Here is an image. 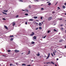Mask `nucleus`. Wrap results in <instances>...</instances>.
Segmentation results:
<instances>
[{"instance_id": "1", "label": "nucleus", "mask_w": 66, "mask_h": 66, "mask_svg": "<svg viewBox=\"0 0 66 66\" xmlns=\"http://www.w3.org/2000/svg\"><path fill=\"white\" fill-rule=\"evenodd\" d=\"M48 20L49 21H50V20H51L52 19V17L51 16L49 18H48Z\"/></svg>"}, {"instance_id": "2", "label": "nucleus", "mask_w": 66, "mask_h": 66, "mask_svg": "<svg viewBox=\"0 0 66 66\" xmlns=\"http://www.w3.org/2000/svg\"><path fill=\"white\" fill-rule=\"evenodd\" d=\"M50 54L49 53L48 54V56H47V57L46 59V60L48 59V58H49V56H50Z\"/></svg>"}, {"instance_id": "3", "label": "nucleus", "mask_w": 66, "mask_h": 66, "mask_svg": "<svg viewBox=\"0 0 66 66\" xmlns=\"http://www.w3.org/2000/svg\"><path fill=\"white\" fill-rule=\"evenodd\" d=\"M35 34V33L33 32H32V33L30 34V36H33V35H34Z\"/></svg>"}, {"instance_id": "4", "label": "nucleus", "mask_w": 66, "mask_h": 66, "mask_svg": "<svg viewBox=\"0 0 66 66\" xmlns=\"http://www.w3.org/2000/svg\"><path fill=\"white\" fill-rule=\"evenodd\" d=\"M19 51L17 50H15V52L16 53H17V52H19Z\"/></svg>"}, {"instance_id": "5", "label": "nucleus", "mask_w": 66, "mask_h": 66, "mask_svg": "<svg viewBox=\"0 0 66 66\" xmlns=\"http://www.w3.org/2000/svg\"><path fill=\"white\" fill-rule=\"evenodd\" d=\"M12 25L13 27H14V26L15 25V22H13L12 23Z\"/></svg>"}, {"instance_id": "6", "label": "nucleus", "mask_w": 66, "mask_h": 66, "mask_svg": "<svg viewBox=\"0 0 66 66\" xmlns=\"http://www.w3.org/2000/svg\"><path fill=\"white\" fill-rule=\"evenodd\" d=\"M34 39H36V37L35 36L33 37Z\"/></svg>"}, {"instance_id": "7", "label": "nucleus", "mask_w": 66, "mask_h": 66, "mask_svg": "<svg viewBox=\"0 0 66 66\" xmlns=\"http://www.w3.org/2000/svg\"><path fill=\"white\" fill-rule=\"evenodd\" d=\"M5 28L7 30H8V28H7V27H6V26H4Z\"/></svg>"}, {"instance_id": "8", "label": "nucleus", "mask_w": 66, "mask_h": 66, "mask_svg": "<svg viewBox=\"0 0 66 66\" xmlns=\"http://www.w3.org/2000/svg\"><path fill=\"white\" fill-rule=\"evenodd\" d=\"M36 55L37 56H39L40 55V54H39V53H38V54H37Z\"/></svg>"}, {"instance_id": "9", "label": "nucleus", "mask_w": 66, "mask_h": 66, "mask_svg": "<svg viewBox=\"0 0 66 66\" xmlns=\"http://www.w3.org/2000/svg\"><path fill=\"white\" fill-rule=\"evenodd\" d=\"M8 11L7 10H4V12H5V13H6V12H7Z\"/></svg>"}, {"instance_id": "10", "label": "nucleus", "mask_w": 66, "mask_h": 66, "mask_svg": "<svg viewBox=\"0 0 66 66\" xmlns=\"http://www.w3.org/2000/svg\"><path fill=\"white\" fill-rule=\"evenodd\" d=\"M63 42V40L62 39H61L59 40V42Z\"/></svg>"}, {"instance_id": "11", "label": "nucleus", "mask_w": 66, "mask_h": 66, "mask_svg": "<svg viewBox=\"0 0 66 66\" xmlns=\"http://www.w3.org/2000/svg\"><path fill=\"white\" fill-rule=\"evenodd\" d=\"M39 26H42V23H39Z\"/></svg>"}, {"instance_id": "12", "label": "nucleus", "mask_w": 66, "mask_h": 66, "mask_svg": "<svg viewBox=\"0 0 66 66\" xmlns=\"http://www.w3.org/2000/svg\"><path fill=\"white\" fill-rule=\"evenodd\" d=\"M2 13H3V14H5V15H7V13H5L4 12H2Z\"/></svg>"}, {"instance_id": "13", "label": "nucleus", "mask_w": 66, "mask_h": 66, "mask_svg": "<svg viewBox=\"0 0 66 66\" xmlns=\"http://www.w3.org/2000/svg\"><path fill=\"white\" fill-rule=\"evenodd\" d=\"M34 19H36L37 18V16H34Z\"/></svg>"}, {"instance_id": "14", "label": "nucleus", "mask_w": 66, "mask_h": 66, "mask_svg": "<svg viewBox=\"0 0 66 66\" xmlns=\"http://www.w3.org/2000/svg\"><path fill=\"white\" fill-rule=\"evenodd\" d=\"M26 64H22V66H26Z\"/></svg>"}, {"instance_id": "15", "label": "nucleus", "mask_w": 66, "mask_h": 66, "mask_svg": "<svg viewBox=\"0 0 66 66\" xmlns=\"http://www.w3.org/2000/svg\"><path fill=\"white\" fill-rule=\"evenodd\" d=\"M31 44H35V42H31Z\"/></svg>"}, {"instance_id": "16", "label": "nucleus", "mask_w": 66, "mask_h": 66, "mask_svg": "<svg viewBox=\"0 0 66 66\" xmlns=\"http://www.w3.org/2000/svg\"><path fill=\"white\" fill-rule=\"evenodd\" d=\"M51 63L52 64H53V65H54V62H51Z\"/></svg>"}, {"instance_id": "17", "label": "nucleus", "mask_w": 66, "mask_h": 66, "mask_svg": "<svg viewBox=\"0 0 66 66\" xmlns=\"http://www.w3.org/2000/svg\"><path fill=\"white\" fill-rule=\"evenodd\" d=\"M30 51H28V53L27 54V55H28V54H30Z\"/></svg>"}, {"instance_id": "18", "label": "nucleus", "mask_w": 66, "mask_h": 66, "mask_svg": "<svg viewBox=\"0 0 66 66\" xmlns=\"http://www.w3.org/2000/svg\"><path fill=\"white\" fill-rule=\"evenodd\" d=\"M63 9H65V6H62Z\"/></svg>"}, {"instance_id": "19", "label": "nucleus", "mask_w": 66, "mask_h": 66, "mask_svg": "<svg viewBox=\"0 0 66 66\" xmlns=\"http://www.w3.org/2000/svg\"><path fill=\"white\" fill-rule=\"evenodd\" d=\"M57 9H57V10H60L61 9L60 8V7H57Z\"/></svg>"}, {"instance_id": "20", "label": "nucleus", "mask_w": 66, "mask_h": 66, "mask_svg": "<svg viewBox=\"0 0 66 66\" xmlns=\"http://www.w3.org/2000/svg\"><path fill=\"white\" fill-rule=\"evenodd\" d=\"M13 38H11V39L10 40H11V41H13Z\"/></svg>"}, {"instance_id": "21", "label": "nucleus", "mask_w": 66, "mask_h": 66, "mask_svg": "<svg viewBox=\"0 0 66 66\" xmlns=\"http://www.w3.org/2000/svg\"><path fill=\"white\" fill-rule=\"evenodd\" d=\"M19 1L20 2H23V1H22V0H20Z\"/></svg>"}, {"instance_id": "22", "label": "nucleus", "mask_w": 66, "mask_h": 66, "mask_svg": "<svg viewBox=\"0 0 66 66\" xmlns=\"http://www.w3.org/2000/svg\"><path fill=\"white\" fill-rule=\"evenodd\" d=\"M33 19H30L29 20V21H33Z\"/></svg>"}, {"instance_id": "23", "label": "nucleus", "mask_w": 66, "mask_h": 66, "mask_svg": "<svg viewBox=\"0 0 66 66\" xmlns=\"http://www.w3.org/2000/svg\"><path fill=\"white\" fill-rule=\"evenodd\" d=\"M7 51H8V52H11V50H8Z\"/></svg>"}, {"instance_id": "24", "label": "nucleus", "mask_w": 66, "mask_h": 66, "mask_svg": "<svg viewBox=\"0 0 66 66\" xmlns=\"http://www.w3.org/2000/svg\"><path fill=\"white\" fill-rule=\"evenodd\" d=\"M54 31H55V32H56V31H56V29H54Z\"/></svg>"}, {"instance_id": "25", "label": "nucleus", "mask_w": 66, "mask_h": 66, "mask_svg": "<svg viewBox=\"0 0 66 66\" xmlns=\"http://www.w3.org/2000/svg\"><path fill=\"white\" fill-rule=\"evenodd\" d=\"M39 29H40V30H41V29H42V27H40L39 28Z\"/></svg>"}, {"instance_id": "26", "label": "nucleus", "mask_w": 66, "mask_h": 66, "mask_svg": "<svg viewBox=\"0 0 66 66\" xmlns=\"http://www.w3.org/2000/svg\"><path fill=\"white\" fill-rule=\"evenodd\" d=\"M10 37H14V35H11L10 36Z\"/></svg>"}, {"instance_id": "27", "label": "nucleus", "mask_w": 66, "mask_h": 66, "mask_svg": "<svg viewBox=\"0 0 66 66\" xmlns=\"http://www.w3.org/2000/svg\"><path fill=\"white\" fill-rule=\"evenodd\" d=\"M48 5H51V3H48Z\"/></svg>"}, {"instance_id": "28", "label": "nucleus", "mask_w": 66, "mask_h": 66, "mask_svg": "<svg viewBox=\"0 0 66 66\" xmlns=\"http://www.w3.org/2000/svg\"><path fill=\"white\" fill-rule=\"evenodd\" d=\"M19 16L18 15H17L16 16V18H17Z\"/></svg>"}, {"instance_id": "29", "label": "nucleus", "mask_w": 66, "mask_h": 66, "mask_svg": "<svg viewBox=\"0 0 66 66\" xmlns=\"http://www.w3.org/2000/svg\"><path fill=\"white\" fill-rule=\"evenodd\" d=\"M49 63L50 62H46V63H45V62H44V64H45V63H46V64H48V63Z\"/></svg>"}, {"instance_id": "30", "label": "nucleus", "mask_w": 66, "mask_h": 66, "mask_svg": "<svg viewBox=\"0 0 66 66\" xmlns=\"http://www.w3.org/2000/svg\"><path fill=\"white\" fill-rule=\"evenodd\" d=\"M53 54L54 55H55V52H53Z\"/></svg>"}, {"instance_id": "31", "label": "nucleus", "mask_w": 66, "mask_h": 66, "mask_svg": "<svg viewBox=\"0 0 66 66\" xmlns=\"http://www.w3.org/2000/svg\"><path fill=\"white\" fill-rule=\"evenodd\" d=\"M50 32V30H49L47 31V33H49Z\"/></svg>"}, {"instance_id": "32", "label": "nucleus", "mask_w": 66, "mask_h": 66, "mask_svg": "<svg viewBox=\"0 0 66 66\" xmlns=\"http://www.w3.org/2000/svg\"><path fill=\"white\" fill-rule=\"evenodd\" d=\"M25 15H26L27 16V15H28V14L26 13L25 14Z\"/></svg>"}, {"instance_id": "33", "label": "nucleus", "mask_w": 66, "mask_h": 66, "mask_svg": "<svg viewBox=\"0 0 66 66\" xmlns=\"http://www.w3.org/2000/svg\"><path fill=\"white\" fill-rule=\"evenodd\" d=\"M3 20H6V19H5V18H3L2 19Z\"/></svg>"}, {"instance_id": "34", "label": "nucleus", "mask_w": 66, "mask_h": 66, "mask_svg": "<svg viewBox=\"0 0 66 66\" xmlns=\"http://www.w3.org/2000/svg\"><path fill=\"white\" fill-rule=\"evenodd\" d=\"M38 28H36L35 29V30H38Z\"/></svg>"}, {"instance_id": "35", "label": "nucleus", "mask_w": 66, "mask_h": 66, "mask_svg": "<svg viewBox=\"0 0 66 66\" xmlns=\"http://www.w3.org/2000/svg\"><path fill=\"white\" fill-rule=\"evenodd\" d=\"M12 65H13V64L10 63V66H12Z\"/></svg>"}, {"instance_id": "36", "label": "nucleus", "mask_w": 66, "mask_h": 66, "mask_svg": "<svg viewBox=\"0 0 66 66\" xmlns=\"http://www.w3.org/2000/svg\"><path fill=\"white\" fill-rule=\"evenodd\" d=\"M51 55L52 56H54L53 55V54H52V53H51Z\"/></svg>"}, {"instance_id": "37", "label": "nucleus", "mask_w": 66, "mask_h": 66, "mask_svg": "<svg viewBox=\"0 0 66 66\" xmlns=\"http://www.w3.org/2000/svg\"><path fill=\"white\" fill-rule=\"evenodd\" d=\"M44 8H42L41 9V10H44Z\"/></svg>"}, {"instance_id": "38", "label": "nucleus", "mask_w": 66, "mask_h": 66, "mask_svg": "<svg viewBox=\"0 0 66 66\" xmlns=\"http://www.w3.org/2000/svg\"><path fill=\"white\" fill-rule=\"evenodd\" d=\"M29 8H31V6H30L29 5Z\"/></svg>"}, {"instance_id": "39", "label": "nucleus", "mask_w": 66, "mask_h": 66, "mask_svg": "<svg viewBox=\"0 0 66 66\" xmlns=\"http://www.w3.org/2000/svg\"><path fill=\"white\" fill-rule=\"evenodd\" d=\"M46 36H45L43 37V38H46Z\"/></svg>"}, {"instance_id": "40", "label": "nucleus", "mask_w": 66, "mask_h": 66, "mask_svg": "<svg viewBox=\"0 0 66 66\" xmlns=\"http://www.w3.org/2000/svg\"><path fill=\"white\" fill-rule=\"evenodd\" d=\"M25 24H27V22H25Z\"/></svg>"}, {"instance_id": "41", "label": "nucleus", "mask_w": 66, "mask_h": 66, "mask_svg": "<svg viewBox=\"0 0 66 66\" xmlns=\"http://www.w3.org/2000/svg\"><path fill=\"white\" fill-rule=\"evenodd\" d=\"M26 11L27 12H29V11H28V10H26Z\"/></svg>"}, {"instance_id": "42", "label": "nucleus", "mask_w": 66, "mask_h": 66, "mask_svg": "<svg viewBox=\"0 0 66 66\" xmlns=\"http://www.w3.org/2000/svg\"><path fill=\"white\" fill-rule=\"evenodd\" d=\"M40 19H43V17H41Z\"/></svg>"}, {"instance_id": "43", "label": "nucleus", "mask_w": 66, "mask_h": 66, "mask_svg": "<svg viewBox=\"0 0 66 66\" xmlns=\"http://www.w3.org/2000/svg\"><path fill=\"white\" fill-rule=\"evenodd\" d=\"M35 1H37V2H38V0H35Z\"/></svg>"}, {"instance_id": "44", "label": "nucleus", "mask_w": 66, "mask_h": 66, "mask_svg": "<svg viewBox=\"0 0 66 66\" xmlns=\"http://www.w3.org/2000/svg\"><path fill=\"white\" fill-rule=\"evenodd\" d=\"M31 66V65H27V66Z\"/></svg>"}, {"instance_id": "45", "label": "nucleus", "mask_w": 66, "mask_h": 66, "mask_svg": "<svg viewBox=\"0 0 66 66\" xmlns=\"http://www.w3.org/2000/svg\"><path fill=\"white\" fill-rule=\"evenodd\" d=\"M61 30H63V28H61Z\"/></svg>"}, {"instance_id": "46", "label": "nucleus", "mask_w": 66, "mask_h": 66, "mask_svg": "<svg viewBox=\"0 0 66 66\" xmlns=\"http://www.w3.org/2000/svg\"><path fill=\"white\" fill-rule=\"evenodd\" d=\"M47 2V3H49V2Z\"/></svg>"}, {"instance_id": "47", "label": "nucleus", "mask_w": 66, "mask_h": 66, "mask_svg": "<svg viewBox=\"0 0 66 66\" xmlns=\"http://www.w3.org/2000/svg\"><path fill=\"white\" fill-rule=\"evenodd\" d=\"M60 26H63V24H61V25Z\"/></svg>"}, {"instance_id": "48", "label": "nucleus", "mask_w": 66, "mask_h": 66, "mask_svg": "<svg viewBox=\"0 0 66 66\" xmlns=\"http://www.w3.org/2000/svg\"><path fill=\"white\" fill-rule=\"evenodd\" d=\"M64 5H66V3H65L64 4Z\"/></svg>"}, {"instance_id": "49", "label": "nucleus", "mask_w": 66, "mask_h": 66, "mask_svg": "<svg viewBox=\"0 0 66 66\" xmlns=\"http://www.w3.org/2000/svg\"><path fill=\"white\" fill-rule=\"evenodd\" d=\"M56 60H59V59H58V58H57V59H56Z\"/></svg>"}, {"instance_id": "50", "label": "nucleus", "mask_w": 66, "mask_h": 66, "mask_svg": "<svg viewBox=\"0 0 66 66\" xmlns=\"http://www.w3.org/2000/svg\"><path fill=\"white\" fill-rule=\"evenodd\" d=\"M22 11H26L24 10H22Z\"/></svg>"}, {"instance_id": "51", "label": "nucleus", "mask_w": 66, "mask_h": 66, "mask_svg": "<svg viewBox=\"0 0 66 66\" xmlns=\"http://www.w3.org/2000/svg\"><path fill=\"white\" fill-rule=\"evenodd\" d=\"M16 65H18V63H16Z\"/></svg>"}, {"instance_id": "52", "label": "nucleus", "mask_w": 66, "mask_h": 66, "mask_svg": "<svg viewBox=\"0 0 66 66\" xmlns=\"http://www.w3.org/2000/svg\"><path fill=\"white\" fill-rule=\"evenodd\" d=\"M57 2H56V4L55 5H56V4H57Z\"/></svg>"}, {"instance_id": "53", "label": "nucleus", "mask_w": 66, "mask_h": 66, "mask_svg": "<svg viewBox=\"0 0 66 66\" xmlns=\"http://www.w3.org/2000/svg\"><path fill=\"white\" fill-rule=\"evenodd\" d=\"M55 53H56V51H55Z\"/></svg>"}, {"instance_id": "54", "label": "nucleus", "mask_w": 66, "mask_h": 66, "mask_svg": "<svg viewBox=\"0 0 66 66\" xmlns=\"http://www.w3.org/2000/svg\"><path fill=\"white\" fill-rule=\"evenodd\" d=\"M64 47H65V48H66V45Z\"/></svg>"}, {"instance_id": "55", "label": "nucleus", "mask_w": 66, "mask_h": 66, "mask_svg": "<svg viewBox=\"0 0 66 66\" xmlns=\"http://www.w3.org/2000/svg\"><path fill=\"white\" fill-rule=\"evenodd\" d=\"M42 5H43V4H42L41 5V6H42Z\"/></svg>"}, {"instance_id": "56", "label": "nucleus", "mask_w": 66, "mask_h": 66, "mask_svg": "<svg viewBox=\"0 0 66 66\" xmlns=\"http://www.w3.org/2000/svg\"><path fill=\"white\" fill-rule=\"evenodd\" d=\"M3 56H5L4 55H3Z\"/></svg>"}, {"instance_id": "57", "label": "nucleus", "mask_w": 66, "mask_h": 66, "mask_svg": "<svg viewBox=\"0 0 66 66\" xmlns=\"http://www.w3.org/2000/svg\"><path fill=\"white\" fill-rule=\"evenodd\" d=\"M33 61H34L33 60H32L31 61V62H33Z\"/></svg>"}, {"instance_id": "58", "label": "nucleus", "mask_w": 66, "mask_h": 66, "mask_svg": "<svg viewBox=\"0 0 66 66\" xmlns=\"http://www.w3.org/2000/svg\"><path fill=\"white\" fill-rule=\"evenodd\" d=\"M62 19H60V20H62Z\"/></svg>"}, {"instance_id": "59", "label": "nucleus", "mask_w": 66, "mask_h": 66, "mask_svg": "<svg viewBox=\"0 0 66 66\" xmlns=\"http://www.w3.org/2000/svg\"><path fill=\"white\" fill-rule=\"evenodd\" d=\"M65 15H66V13H65Z\"/></svg>"}, {"instance_id": "60", "label": "nucleus", "mask_w": 66, "mask_h": 66, "mask_svg": "<svg viewBox=\"0 0 66 66\" xmlns=\"http://www.w3.org/2000/svg\"><path fill=\"white\" fill-rule=\"evenodd\" d=\"M13 65H14V66H15V65L14 64Z\"/></svg>"}, {"instance_id": "61", "label": "nucleus", "mask_w": 66, "mask_h": 66, "mask_svg": "<svg viewBox=\"0 0 66 66\" xmlns=\"http://www.w3.org/2000/svg\"><path fill=\"white\" fill-rule=\"evenodd\" d=\"M65 21H66V20H65Z\"/></svg>"}, {"instance_id": "62", "label": "nucleus", "mask_w": 66, "mask_h": 66, "mask_svg": "<svg viewBox=\"0 0 66 66\" xmlns=\"http://www.w3.org/2000/svg\"><path fill=\"white\" fill-rule=\"evenodd\" d=\"M65 32H66V30H65Z\"/></svg>"}, {"instance_id": "63", "label": "nucleus", "mask_w": 66, "mask_h": 66, "mask_svg": "<svg viewBox=\"0 0 66 66\" xmlns=\"http://www.w3.org/2000/svg\"><path fill=\"white\" fill-rule=\"evenodd\" d=\"M53 13H54V12H53Z\"/></svg>"}, {"instance_id": "64", "label": "nucleus", "mask_w": 66, "mask_h": 66, "mask_svg": "<svg viewBox=\"0 0 66 66\" xmlns=\"http://www.w3.org/2000/svg\"><path fill=\"white\" fill-rule=\"evenodd\" d=\"M65 26H66V24H65Z\"/></svg>"}]
</instances>
